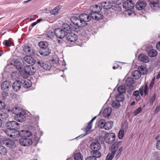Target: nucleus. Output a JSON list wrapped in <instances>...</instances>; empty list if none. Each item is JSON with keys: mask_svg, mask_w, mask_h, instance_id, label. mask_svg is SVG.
Segmentation results:
<instances>
[{"mask_svg": "<svg viewBox=\"0 0 160 160\" xmlns=\"http://www.w3.org/2000/svg\"><path fill=\"white\" fill-rule=\"evenodd\" d=\"M80 20V25L81 27L86 26L87 22L89 21L92 18L89 13V15L85 13H82L79 16Z\"/></svg>", "mask_w": 160, "mask_h": 160, "instance_id": "1", "label": "nucleus"}, {"mask_svg": "<svg viewBox=\"0 0 160 160\" xmlns=\"http://www.w3.org/2000/svg\"><path fill=\"white\" fill-rule=\"evenodd\" d=\"M118 147V143L117 142L113 144L109 148L112 154L115 155V152H116V157L117 158L119 157L123 149L121 147L118 150H117Z\"/></svg>", "mask_w": 160, "mask_h": 160, "instance_id": "2", "label": "nucleus"}, {"mask_svg": "<svg viewBox=\"0 0 160 160\" xmlns=\"http://www.w3.org/2000/svg\"><path fill=\"white\" fill-rule=\"evenodd\" d=\"M5 133L8 136L12 138H16L20 135V132L16 129L8 128L5 131Z\"/></svg>", "mask_w": 160, "mask_h": 160, "instance_id": "3", "label": "nucleus"}, {"mask_svg": "<svg viewBox=\"0 0 160 160\" xmlns=\"http://www.w3.org/2000/svg\"><path fill=\"white\" fill-rule=\"evenodd\" d=\"M104 134V140L106 143L111 144L114 142L116 138L114 133L105 132Z\"/></svg>", "mask_w": 160, "mask_h": 160, "instance_id": "4", "label": "nucleus"}, {"mask_svg": "<svg viewBox=\"0 0 160 160\" xmlns=\"http://www.w3.org/2000/svg\"><path fill=\"white\" fill-rule=\"evenodd\" d=\"M36 63L45 70H49L51 68L50 64L47 61L39 60Z\"/></svg>", "mask_w": 160, "mask_h": 160, "instance_id": "5", "label": "nucleus"}, {"mask_svg": "<svg viewBox=\"0 0 160 160\" xmlns=\"http://www.w3.org/2000/svg\"><path fill=\"white\" fill-rule=\"evenodd\" d=\"M149 6L153 11H156L160 8V4L158 0H152L150 2Z\"/></svg>", "mask_w": 160, "mask_h": 160, "instance_id": "6", "label": "nucleus"}, {"mask_svg": "<svg viewBox=\"0 0 160 160\" xmlns=\"http://www.w3.org/2000/svg\"><path fill=\"white\" fill-rule=\"evenodd\" d=\"M19 143L22 146H28L32 144V141L29 138H23L20 139Z\"/></svg>", "mask_w": 160, "mask_h": 160, "instance_id": "7", "label": "nucleus"}, {"mask_svg": "<svg viewBox=\"0 0 160 160\" xmlns=\"http://www.w3.org/2000/svg\"><path fill=\"white\" fill-rule=\"evenodd\" d=\"M23 50L24 54L27 56H32L35 53V51L33 48L28 46H24Z\"/></svg>", "mask_w": 160, "mask_h": 160, "instance_id": "8", "label": "nucleus"}, {"mask_svg": "<svg viewBox=\"0 0 160 160\" xmlns=\"http://www.w3.org/2000/svg\"><path fill=\"white\" fill-rule=\"evenodd\" d=\"M54 33L56 36L58 38L62 39L65 36L66 33L61 28H57L54 30Z\"/></svg>", "mask_w": 160, "mask_h": 160, "instance_id": "9", "label": "nucleus"}, {"mask_svg": "<svg viewBox=\"0 0 160 160\" xmlns=\"http://www.w3.org/2000/svg\"><path fill=\"white\" fill-rule=\"evenodd\" d=\"M134 6V4L131 0H127L123 2V7L127 10L132 9Z\"/></svg>", "mask_w": 160, "mask_h": 160, "instance_id": "10", "label": "nucleus"}, {"mask_svg": "<svg viewBox=\"0 0 160 160\" xmlns=\"http://www.w3.org/2000/svg\"><path fill=\"white\" fill-rule=\"evenodd\" d=\"M31 56H26L23 59V62L26 64H28L31 65H33L35 63V60Z\"/></svg>", "mask_w": 160, "mask_h": 160, "instance_id": "11", "label": "nucleus"}, {"mask_svg": "<svg viewBox=\"0 0 160 160\" xmlns=\"http://www.w3.org/2000/svg\"><path fill=\"white\" fill-rule=\"evenodd\" d=\"M24 70L26 73L30 75L34 74L36 72L35 69L31 65L25 66Z\"/></svg>", "mask_w": 160, "mask_h": 160, "instance_id": "12", "label": "nucleus"}, {"mask_svg": "<svg viewBox=\"0 0 160 160\" xmlns=\"http://www.w3.org/2000/svg\"><path fill=\"white\" fill-rule=\"evenodd\" d=\"M6 126L10 128H12V129H14L15 128L18 129L20 127L19 123L14 121L8 122L7 123Z\"/></svg>", "mask_w": 160, "mask_h": 160, "instance_id": "13", "label": "nucleus"}, {"mask_svg": "<svg viewBox=\"0 0 160 160\" xmlns=\"http://www.w3.org/2000/svg\"><path fill=\"white\" fill-rule=\"evenodd\" d=\"M71 22L75 26L74 28H77V31L79 27H81L80 25V19L76 16L72 17L70 18Z\"/></svg>", "mask_w": 160, "mask_h": 160, "instance_id": "14", "label": "nucleus"}, {"mask_svg": "<svg viewBox=\"0 0 160 160\" xmlns=\"http://www.w3.org/2000/svg\"><path fill=\"white\" fill-rule=\"evenodd\" d=\"M66 36L68 40L70 42L75 41L78 38V36L73 33H68Z\"/></svg>", "mask_w": 160, "mask_h": 160, "instance_id": "15", "label": "nucleus"}, {"mask_svg": "<svg viewBox=\"0 0 160 160\" xmlns=\"http://www.w3.org/2000/svg\"><path fill=\"white\" fill-rule=\"evenodd\" d=\"M62 28L65 33L68 31H71L72 30L73 31H77L76 28L71 27L67 23L63 24L62 26Z\"/></svg>", "mask_w": 160, "mask_h": 160, "instance_id": "16", "label": "nucleus"}, {"mask_svg": "<svg viewBox=\"0 0 160 160\" xmlns=\"http://www.w3.org/2000/svg\"><path fill=\"white\" fill-rule=\"evenodd\" d=\"M15 120L18 122H22L25 121L26 118L24 115V113L23 111L21 112V113H19L17 115H15L14 116Z\"/></svg>", "mask_w": 160, "mask_h": 160, "instance_id": "17", "label": "nucleus"}, {"mask_svg": "<svg viewBox=\"0 0 160 160\" xmlns=\"http://www.w3.org/2000/svg\"><path fill=\"white\" fill-rule=\"evenodd\" d=\"M102 8L98 5H93L91 6L90 8V10L91 12L90 13H95L97 12H100Z\"/></svg>", "mask_w": 160, "mask_h": 160, "instance_id": "18", "label": "nucleus"}, {"mask_svg": "<svg viewBox=\"0 0 160 160\" xmlns=\"http://www.w3.org/2000/svg\"><path fill=\"white\" fill-rule=\"evenodd\" d=\"M151 47H148L146 48V50L148 52V55L149 57H156L157 55V52L156 50L154 49H150L149 50V49Z\"/></svg>", "mask_w": 160, "mask_h": 160, "instance_id": "19", "label": "nucleus"}, {"mask_svg": "<svg viewBox=\"0 0 160 160\" xmlns=\"http://www.w3.org/2000/svg\"><path fill=\"white\" fill-rule=\"evenodd\" d=\"M92 18L95 20H99L102 19L103 15L99 12H97L95 13H90Z\"/></svg>", "mask_w": 160, "mask_h": 160, "instance_id": "20", "label": "nucleus"}, {"mask_svg": "<svg viewBox=\"0 0 160 160\" xmlns=\"http://www.w3.org/2000/svg\"><path fill=\"white\" fill-rule=\"evenodd\" d=\"M146 6V3L143 1L138 2L136 4V8L138 10H142Z\"/></svg>", "mask_w": 160, "mask_h": 160, "instance_id": "21", "label": "nucleus"}, {"mask_svg": "<svg viewBox=\"0 0 160 160\" xmlns=\"http://www.w3.org/2000/svg\"><path fill=\"white\" fill-rule=\"evenodd\" d=\"M39 52L41 55L45 56L50 54L51 50L48 47L46 48L40 49Z\"/></svg>", "mask_w": 160, "mask_h": 160, "instance_id": "22", "label": "nucleus"}, {"mask_svg": "<svg viewBox=\"0 0 160 160\" xmlns=\"http://www.w3.org/2000/svg\"><path fill=\"white\" fill-rule=\"evenodd\" d=\"M21 82L18 80H16L13 83L12 86L13 90L16 92L18 91L21 88Z\"/></svg>", "mask_w": 160, "mask_h": 160, "instance_id": "23", "label": "nucleus"}, {"mask_svg": "<svg viewBox=\"0 0 160 160\" xmlns=\"http://www.w3.org/2000/svg\"><path fill=\"white\" fill-rule=\"evenodd\" d=\"M91 149L93 151L99 150L101 148V146L100 143L98 142H93L90 145Z\"/></svg>", "mask_w": 160, "mask_h": 160, "instance_id": "24", "label": "nucleus"}, {"mask_svg": "<svg viewBox=\"0 0 160 160\" xmlns=\"http://www.w3.org/2000/svg\"><path fill=\"white\" fill-rule=\"evenodd\" d=\"M138 60L142 62L145 63H147L149 61L148 57L143 54H141L138 56Z\"/></svg>", "mask_w": 160, "mask_h": 160, "instance_id": "25", "label": "nucleus"}, {"mask_svg": "<svg viewBox=\"0 0 160 160\" xmlns=\"http://www.w3.org/2000/svg\"><path fill=\"white\" fill-rule=\"evenodd\" d=\"M22 86L25 88H30L31 85V83L29 80L27 79L22 80L21 81Z\"/></svg>", "mask_w": 160, "mask_h": 160, "instance_id": "26", "label": "nucleus"}, {"mask_svg": "<svg viewBox=\"0 0 160 160\" xmlns=\"http://www.w3.org/2000/svg\"><path fill=\"white\" fill-rule=\"evenodd\" d=\"M140 93L141 96L143 95L144 93L145 95H147L148 93V85L146 84L144 87L140 88L139 89Z\"/></svg>", "mask_w": 160, "mask_h": 160, "instance_id": "27", "label": "nucleus"}, {"mask_svg": "<svg viewBox=\"0 0 160 160\" xmlns=\"http://www.w3.org/2000/svg\"><path fill=\"white\" fill-rule=\"evenodd\" d=\"M32 135L31 132L28 130H22L20 132V135L22 137H29Z\"/></svg>", "mask_w": 160, "mask_h": 160, "instance_id": "28", "label": "nucleus"}, {"mask_svg": "<svg viewBox=\"0 0 160 160\" xmlns=\"http://www.w3.org/2000/svg\"><path fill=\"white\" fill-rule=\"evenodd\" d=\"M112 112V108L111 107L106 108L103 111V116L105 117H108L109 116Z\"/></svg>", "mask_w": 160, "mask_h": 160, "instance_id": "29", "label": "nucleus"}, {"mask_svg": "<svg viewBox=\"0 0 160 160\" xmlns=\"http://www.w3.org/2000/svg\"><path fill=\"white\" fill-rule=\"evenodd\" d=\"M10 85L9 82L7 81H4L1 85V89L3 90L7 91Z\"/></svg>", "mask_w": 160, "mask_h": 160, "instance_id": "30", "label": "nucleus"}, {"mask_svg": "<svg viewBox=\"0 0 160 160\" xmlns=\"http://www.w3.org/2000/svg\"><path fill=\"white\" fill-rule=\"evenodd\" d=\"M5 143L6 146L10 148H13L15 147V142L11 140H8Z\"/></svg>", "mask_w": 160, "mask_h": 160, "instance_id": "31", "label": "nucleus"}, {"mask_svg": "<svg viewBox=\"0 0 160 160\" xmlns=\"http://www.w3.org/2000/svg\"><path fill=\"white\" fill-rule=\"evenodd\" d=\"M113 126V122L112 121L106 122L104 129L107 130L110 129Z\"/></svg>", "mask_w": 160, "mask_h": 160, "instance_id": "32", "label": "nucleus"}, {"mask_svg": "<svg viewBox=\"0 0 160 160\" xmlns=\"http://www.w3.org/2000/svg\"><path fill=\"white\" fill-rule=\"evenodd\" d=\"M134 80L132 77H128L126 78L125 84L127 86H130L134 83Z\"/></svg>", "mask_w": 160, "mask_h": 160, "instance_id": "33", "label": "nucleus"}, {"mask_svg": "<svg viewBox=\"0 0 160 160\" xmlns=\"http://www.w3.org/2000/svg\"><path fill=\"white\" fill-rule=\"evenodd\" d=\"M14 65L18 69H21L22 67V64L21 61L19 59L16 60L14 61Z\"/></svg>", "mask_w": 160, "mask_h": 160, "instance_id": "34", "label": "nucleus"}, {"mask_svg": "<svg viewBox=\"0 0 160 160\" xmlns=\"http://www.w3.org/2000/svg\"><path fill=\"white\" fill-rule=\"evenodd\" d=\"M12 113L15 115H17L22 111L20 109L19 107H14L11 110Z\"/></svg>", "mask_w": 160, "mask_h": 160, "instance_id": "35", "label": "nucleus"}, {"mask_svg": "<svg viewBox=\"0 0 160 160\" xmlns=\"http://www.w3.org/2000/svg\"><path fill=\"white\" fill-rule=\"evenodd\" d=\"M48 43L45 41H41L38 43V45L41 49L46 48L48 47Z\"/></svg>", "mask_w": 160, "mask_h": 160, "instance_id": "36", "label": "nucleus"}, {"mask_svg": "<svg viewBox=\"0 0 160 160\" xmlns=\"http://www.w3.org/2000/svg\"><path fill=\"white\" fill-rule=\"evenodd\" d=\"M132 76L135 79H138L141 76L140 73L138 70L134 71L132 74Z\"/></svg>", "mask_w": 160, "mask_h": 160, "instance_id": "37", "label": "nucleus"}, {"mask_svg": "<svg viewBox=\"0 0 160 160\" xmlns=\"http://www.w3.org/2000/svg\"><path fill=\"white\" fill-rule=\"evenodd\" d=\"M102 6L104 7L105 9L110 8L112 6V4L109 2H105L102 4Z\"/></svg>", "mask_w": 160, "mask_h": 160, "instance_id": "38", "label": "nucleus"}, {"mask_svg": "<svg viewBox=\"0 0 160 160\" xmlns=\"http://www.w3.org/2000/svg\"><path fill=\"white\" fill-rule=\"evenodd\" d=\"M98 151H93L92 152V155L93 157H95V158H99L101 156V153Z\"/></svg>", "mask_w": 160, "mask_h": 160, "instance_id": "39", "label": "nucleus"}, {"mask_svg": "<svg viewBox=\"0 0 160 160\" xmlns=\"http://www.w3.org/2000/svg\"><path fill=\"white\" fill-rule=\"evenodd\" d=\"M138 69L139 72L141 74H144L147 73L146 68L143 66H140L138 67Z\"/></svg>", "mask_w": 160, "mask_h": 160, "instance_id": "40", "label": "nucleus"}, {"mask_svg": "<svg viewBox=\"0 0 160 160\" xmlns=\"http://www.w3.org/2000/svg\"><path fill=\"white\" fill-rule=\"evenodd\" d=\"M105 122V120L103 119L99 121L98 122V127L101 129L104 128Z\"/></svg>", "mask_w": 160, "mask_h": 160, "instance_id": "41", "label": "nucleus"}, {"mask_svg": "<svg viewBox=\"0 0 160 160\" xmlns=\"http://www.w3.org/2000/svg\"><path fill=\"white\" fill-rule=\"evenodd\" d=\"M8 114L4 112L0 113V119L2 120V121H5L8 118Z\"/></svg>", "mask_w": 160, "mask_h": 160, "instance_id": "42", "label": "nucleus"}, {"mask_svg": "<svg viewBox=\"0 0 160 160\" xmlns=\"http://www.w3.org/2000/svg\"><path fill=\"white\" fill-rule=\"evenodd\" d=\"M60 9L59 6H57L51 11L50 13L51 14L53 15H56L58 13V11Z\"/></svg>", "mask_w": 160, "mask_h": 160, "instance_id": "43", "label": "nucleus"}, {"mask_svg": "<svg viewBox=\"0 0 160 160\" xmlns=\"http://www.w3.org/2000/svg\"><path fill=\"white\" fill-rule=\"evenodd\" d=\"M125 12V14L126 15H128L130 17H133L135 15L134 12L131 10V9L127 10Z\"/></svg>", "mask_w": 160, "mask_h": 160, "instance_id": "44", "label": "nucleus"}, {"mask_svg": "<svg viewBox=\"0 0 160 160\" xmlns=\"http://www.w3.org/2000/svg\"><path fill=\"white\" fill-rule=\"evenodd\" d=\"M140 92L138 91L137 90L134 91L133 93V95L136 96L135 99L137 101H139L140 99V96L139 95Z\"/></svg>", "mask_w": 160, "mask_h": 160, "instance_id": "45", "label": "nucleus"}, {"mask_svg": "<svg viewBox=\"0 0 160 160\" xmlns=\"http://www.w3.org/2000/svg\"><path fill=\"white\" fill-rule=\"evenodd\" d=\"M74 158L75 160H82L83 157L80 153H77L74 156Z\"/></svg>", "mask_w": 160, "mask_h": 160, "instance_id": "46", "label": "nucleus"}, {"mask_svg": "<svg viewBox=\"0 0 160 160\" xmlns=\"http://www.w3.org/2000/svg\"><path fill=\"white\" fill-rule=\"evenodd\" d=\"M7 153V150L6 148L2 146H0V154L5 155Z\"/></svg>", "mask_w": 160, "mask_h": 160, "instance_id": "47", "label": "nucleus"}, {"mask_svg": "<svg viewBox=\"0 0 160 160\" xmlns=\"http://www.w3.org/2000/svg\"><path fill=\"white\" fill-rule=\"evenodd\" d=\"M157 143L156 144V148L158 150H160V134L156 138Z\"/></svg>", "mask_w": 160, "mask_h": 160, "instance_id": "48", "label": "nucleus"}, {"mask_svg": "<svg viewBox=\"0 0 160 160\" xmlns=\"http://www.w3.org/2000/svg\"><path fill=\"white\" fill-rule=\"evenodd\" d=\"M118 91L120 94H122L125 91V89L123 86H120L118 88Z\"/></svg>", "mask_w": 160, "mask_h": 160, "instance_id": "49", "label": "nucleus"}, {"mask_svg": "<svg viewBox=\"0 0 160 160\" xmlns=\"http://www.w3.org/2000/svg\"><path fill=\"white\" fill-rule=\"evenodd\" d=\"M92 128V126L89 125V124H88L85 129V131L87 134H89L92 131V130H91Z\"/></svg>", "mask_w": 160, "mask_h": 160, "instance_id": "50", "label": "nucleus"}, {"mask_svg": "<svg viewBox=\"0 0 160 160\" xmlns=\"http://www.w3.org/2000/svg\"><path fill=\"white\" fill-rule=\"evenodd\" d=\"M112 106L113 108H118L120 106V103L119 102L115 100L112 102Z\"/></svg>", "mask_w": 160, "mask_h": 160, "instance_id": "51", "label": "nucleus"}, {"mask_svg": "<svg viewBox=\"0 0 160 160\" xmlns=\"http://www.w3.org/2000/svg\"><path fill=\"white\" fill-rule=\"evenodd\" d=\"M116 100L119 102L122 101L124 99V98L122 95H119L116 97Z\"/></svg>", "mask_w": 160, "mask_h": 160, "instance_id": "52", "label": "nucleus"}, {"mask_svg": "<svg viewBox=\"0 0 160 160\" xmlns=\"http://www.w3.org/2000/svg\"><path fill=\"white\" fill-rule=\"evenodd\" d=\"M124 131L123 129L120 130L119 131L118 136V137L119 139H122V138L124 135Z\"/></svg>", "mask_w": 160, "mask_h": 160, "instance_id": "53", "label": "nucleus"}, {"mask_svg": "<svg viewBox=\"0 0 160 160\" xmlns=\"http://www.w3.org/2000/svg\"><path fill=\"white\" fill-rule=\"evenodd\" d=\"M142 110V107H139L133 112V114L135 116L136 115L140 113Z\"/></svg>", "mask_w": 160, "mask_h": 160, "instance_id": "54", "label": "nucleus"}, {"mask_svg": "<svg viewBox=\"0 0 160 160\" xmlns=\"http://www.w3.org/2000/svg\"><path fill=\"white\" fill-rule=\"evenodd\" d=\"M115 155L112 154V153H109L107 155L106 158V160H112Z\"/></svg>", "mask_w": 160, "mask_h": 160, "instance_id": "55", "label": "nucleus"}, {"mask_svg": "<svg viewBox=\"0 0 160 160\" xmlns=\"http://www.w3.org/2000/svg\"><path fill=\"white\" fill-rule=\"evenodd\" d=\"M3 43L4 45L8 46V47H10L11 45H12V44L11 42H10L9 41L6 40H5L3 42Z\"/></svg>", "mask_w": 160, "mask_h": 160, "instance_id": "56", "label": "nucleus"}, {"mask_svg": "<svg viewBox=\"0 0 160 160\" xmlns=\"http://www.w3.org/2000/svg\"><path fill=\"white\" fill-rule=\"evenodd\" d=\"M53 33L51 31H49L47 35V37L48 38H52L53 37Z\"/></svg>", "mask_w": 160, "mask_h": 160, "instance_id": "57", "label": "nucleus"}, {"mask_svg": "<svg viewBox=\"0 0 160 160\" xmlns=\"http://www.w3.org/2000/svg\"><path fill=\"white\" fill-rule=\"evenodd\" d=\"M5 107V104L4 102L0 100V109H4Z\"/></svg>", "mask_w": 160, "mask_h": 160, "instance_id": "58", "label": "nucleus"}, {"mask_svg": "<svg viewBox=\"0 0 160 160\" xmlns=\"http://www.w3.org/2000/svg\"><path fill=\"white\" fill-rule=\"evenodd\" d=\"M86 160H97V159L95 158V157L92 156L87 157Z\"/></svg>", "mask_w": 160, "mask_h": 160, "instance_id": "59", "label": "nucleus"}, {"mask_svg": "<svg viewBox=\"0 0 160 160\" xmlns=\"http://www.w3.org/2000/svg\"><path fill=\"white\" fill-rule=\"evenodd\" d=\"M96 117H97V116H96L94 117L92 119V120L90 121L88 123V124H89V125L92 126V123L93 122V121L96 119Z\"/></svg>", "mask_w": 160, "mask_h": 160, "instance_id": "60", "label": "nucleus"}, {"mask_svg": "<svg viewBox=\"0 0 160 160\" xmlns=\"http://www.w3.org/2000/svg\"><path fill=\"white\" fill-rule=\"evenodd\" d=\"M156 94L155 93H154L151 98V100L152 102L154 101L156 98Z\"/></svg>", "mask_w": 160, "mask_h": 160, "instance_id": "61", "label": "nucleus"}, {"mask_svg": "<svg viewBox=\"0 0 160 160\" xmlns=\"http://www.w3.org/2000/svg\"><path fill=\"white\" fill-rule=\"evenodd\" d=\"M155 82V80L154 78H153L150 84V88H152L153 87V84Z\"/></svg>", "mask_w": 160, "mask_h": 160, "instance_id": "62", "label": "nucleus"}, {"mask_svg": "<svg viewBox=\"0 0 160 160\" xmlns=\"http://www.w3.org/2000/svg\"><path fill=\"white\" fill-rule=\"evenodd\" d=\"M156 48L158 50L160 51V42L157 44Z\"/></svg>", "mask_w": 160, "mask_h": 160, "instance_id": "63", "label": "nucleus"}, {"mask_svg": "<svg viewBox=\"0 0 160 160\" xmlns=\"http://www.w3.org/2000/svg\"><path fill=\"white\" fill-rule=\"evenodd\" d=\"M160 106H157L155 109V113H156V112H157L159 110H160Z\"/></svg>", "mask_w": 160, "mask_h": 160, "instance_id": "64", "label": "nucleus"}]
</instances>
